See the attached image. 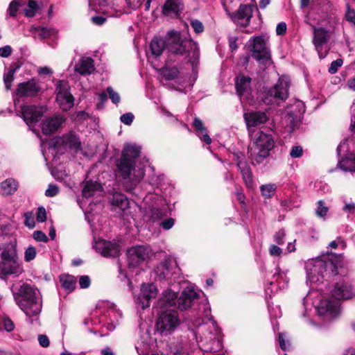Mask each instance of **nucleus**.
Returning <instances> with one entry per match:
<instances>
[{"instance_id": "nucleus-32", "label": "nucleus", "mask_w": 355, "mask_h": 355, "mask_svg": "<svg viewBox=\"0 0 355 355\" xmlns=\"http://www.w3.org/2000/svg\"><path fill=\"white\" fill-rule=\"evenodd\" d=\"M251 78L243 75H239L236 77L235 85L236 92L239 96L243 95L250 88Z\"/></svg>"}, {"instance_id": "nucleus-35", "label": "nucleus", "mask_w": 355, "mask_h": 355, "mask_svg": "<svg viewBox=\"0 0 355 355\" xmlns=\"http://www.w3.org/2000/svg\"><path fill=\"white\" fill-rule=\"evenodd\" d=\"M339 167L344 171L355 172V155L349 154L338 162Z\"/></svg>"}, {"instance_id": "nucleus-18", "label": "nucleus", "mask_w": 355, "mask_h": 355, "mask_svg": "<svg viewBox=\"0 0 355 355\" xmlns=\"http://www.w3.org/2000/svg\"><path fill=\"white\" fill-rule=\"evenodd\" d=\"M46 110V108L44 106L24 105L21 107L23 119L28 125L37 122Z\"/></svg>"}, {"instance_id": "nucleus-25", "label": "nucleus", "mask_w": 355, "mask_h": 355, "mask_svg": "<svg viewBox=\"0 0 355 355\" xmlns=\"http://www.w3.org/2000/svg\"><path fill=\"white\" fill-rule=\"evenodd\" d=\"M244 117L248 127L258 126L268 120V116L264 112H252L245 114Z\"/></svg>"}, {"instance_id": "nucleus-53", "label": "nucleus", "mask_w": 355, "mask_h": 355, "mask_svg": "<svg viewBox=\"0 0 355 355\" xmlns=\"http://www.w3.org/2000/svg\"><path fill=\"white\" fill-rule=\"evenodd\" d=\"M303 150L300 146H293L290 152V155L293 158H298L302 155Z\"/></svg>"}, {"instance_id": "nucleus-14", "label": "nucleus", "mask_w": 355, "mask_h": 355, "mask_svg": "<svg viewBox=\"0 0 355 355\" xmlns=\"http://www.w3.org/2000/svg\"><path fill=\"white\" fill-rule=\"evenodd\" d=\"M179 272L180 268L173 260L163 261L155 269V272L159 280L175 279Z\"/></svg>"}, {"instance_id": "nucleus-37", "label": "nucleus", "mask_w": 355, "mask_h": 355, "mask_svg": "<svg viewBox=\"0 0 355 355\" xmlns=\"http://www.w3.org/2000/svg\"><path fill=\"white\" fill-rule=\"evenodd\" d=\"M60 282L62 286L69 291H72L76 287V279L72 275H62L60 278Z\"/></svg>"}, {"instance_id": "nucleus-29", "label": "nucleus", "mask_w": 355, "mask_h": 355, "mask_svg": "<svg viewBox=\"0 0 355 355\" xmlns=\"http://www.w3.org/2000/svg\"><path fill=\"white\" fill-rule=\"evenodd\" d=\"M16 247L17 242L15 240L4 245L1 253V261L18 259Z\"/></svg>"}, {"instance_id": "nucleus-42", "label": "nucleus", "mask_w": 355, "mask_h": 355, "mask_svg": "<svg viewBox=\"0 0 355 355\" xmlns=\"http://www.w3.org/2000/svg\"><path fill=\"white\" fill-rule=\"evenodd\" d=\"M34 31L39 33V36L41 39H46L49 37L53 33V30L46 27H33Z\"/></svg>"}, {"instance_id": "nucleus-36", "label": "nucleus", "mask_w": 355, "mask_h": 355, "mask_svg": "<svg viewBox=\"0 0 355 355\" xmlns=\"http://www.w3.org/2000/svg\"><path fill=\"white\" fill-rule=\"evenodd\" d=\"M101 184L97 182H87L83 189V196L85 198H89L93 195L94 191L101 190Z\"/></svg>"}, {"instance_id": "nucleus-58", "label": "nucleus", "mask_w": 355, "mask_h": 355, "mask_svg": "<svg viewBox=\"0 0 355 355\" xmlns=\"http://www.w3.org/2000/svg\"><path fill=\"white\" fill-rule=\"evenodd\" d=\"M144 0H125L128 6L132 10L139 8Z\"/></svg>"}, {"instance_id": "nucleus-23", "label": "nucleus", "mask_w": 355, "mask_h": 355, "mask_svg": "<svg viewBox=\"0 0 355 355\" xmlns=\"http://www.w3.org/2000/svg\"><path fill=\"white\" fill-rule=\"evenodd\" d=\"M197 293L191 288H186L181 295L177 300V306L180 310H186L190 308L193 301L198 298Z\"/></svg>"}, {"instance_id": "nucleus-47", "label": "nucleus", "mask_w": 355, "mask_h": 355, "mask_svg": "<svg viewBox=\"0 0 355 355\" xmlns=\"http://www.w3.org/2000/svg\"><path fill=\"white\" fill-rule=\"evenodd\" d=\"M107 92L113 103L118 104L120 102L121 98L119 94L116 92L114 91L112 87H107Z\"/></svg>"}, {"instance_id": "nucleus-13", "label": "nucleus", "mask_w": 355, "mask_h": 355, "mask_svg": "<svg viewBox=\"0 0 355 355\" xmlns=\"http://www.w3.org/2000/svg\"><path fill=\"white\" fill-rule=\"evenodd\" d=\"M233 159L236 162V166L241 173L245 187L248 189H253L254 180L252 170L246 162L244 155L241 152L234 153Z\"/></svg>"}, {"instance_id": "nucleus-7", "label": "nucleus", "mask_w": 355, "mask_h": 355, "mask_svg": "<svg viewBox=\"0 0 355 355\" xmlns=\"http://www.w3.org/2000/svg\"><path fill=\"white\" fill-rule=\"evenodd\" d=\"M338 266L341 267L340 263H335L332 260H324L318 258L310 259L305 264L308 275L313 277L319 276L322 278L339 274Z\"/></svg>"}, {"instance_id": "nucleus-11", "label": "nucleus", "mask_w": 355, "mask_h": 355, "mask_svg": "<svg viewBox=\"0 0 355 355\" xmlns=\"http://www.w3.org/2000/svg\"><path fill=\"white\" fill-rule=\"evenodd\" d=\"M56 101L63 111H68L73 106V97L69 92L67 81L59 80L56 85Z\"/></svg>"}, {"instance_id": "nucleus-16", "label": "nucleus", "mask_w": 355, "mask_h": 355, "mask_svg": "<svg viewBox=\"0 0 355 355\" xmlns=\"http://www.w3.org/2000/svg\"><path fill=\"white\" fill-rule=\"evenodd\" d=\"M42 87L36 79L18 84L16 94L19 97H35L42 92Z\"/></svg>"}, {"instance_id": "nucleus-27", "label": "nucleus", "mask_w": 355, "mask_h": 355, "mask_svg": "<svg viewBox=\"0 0 355 355\" xmlns=\"http://www.w3.org/2000/svg\"><path fill=\"white\" fill-rule=\"evenodd\" d=\"M177 294L171 290L166 291L162 297L159 301L161 310L172 309V307L176 306Z\"/></svg>"}, {"instance_id": "nucleus-61", "label": "nucleus", "mask_w": 355, "mask_h": 355, "mask_svg": "<svg viewBox=\"0 0 355 355\" xmlns=\"http://www.w3.org/2000/svg\"><path fill=\"white\" fill-rule=\"evenodd\" d=\"M191 24L195 32L199 33L203 31L204 27L200 21L197 19L193 20Z\"/></svg>"}, {"instance_id": "nucleus-51", "label": "nucleus", "mask_w": 355, "mask_h": 355, "mask_svg": "<svg viewBox=\"0 0 355 355\" xmlns=\"http://www.w3.org/2000/svg\"><path fill=\"white\" fill-rule=\"evenodd\" d=\"M285 337L286 335L283 333L279 334V344L281 349L284 351L288 350L290 347V343L288 341L286 343Z\"/></svg>"}, {"instance_id": "nucleus-34", "label": "nucleus", "mask_w": 355, "mask_h": 355, "mask_svg": "<svg viewBox=\"0 0 355 355\" xmlns=\"http://www.w3.org/2000/svg\"><path fill=\"white\" fill-rule=\"evenodd\" d=\"M63 144L73 149L75 152H78L80 148V141L76 135L69 133L62 138Z\"/></svg>"}, {"instance_id": "nucleus-44", "label": "nucleus", "mask_w": 355, "mask_h": 355, "mask_svg": "<svg viewBox=\"0 0 355 355\" xmlns=\"http://www.w3.org/2000/svg\"><path fill=\"white\" fill-rule=\"evenodd\" d=\"M328 207L325 206L324 201L319 200L317 202L315 214L318 217H324L328 212Z\"/></svg>"}, {"instance_id": "nucleus-20", "label": "nucleus", "mask_w": 355, "mask_h": 355, "mask_svg": "<svg viewBox=\"0 0 355 355\" xmlns=\"http://www.w3.org/2000/svg\"><path fill=\"white\" fill-rule=\"evenodd\" d=\"M0 271L4 275L19 276L24 268L18 259L1 261L0 263Z\"/></svg>"}, {"instance_id": "nucleus-21", "label": "nucleus", "mask_w": 355, "mask_h": 355, "mask_svg": "<svg viewBox=\"0 0 355 355\" xmlns=\"http://www.w3.org/2000/svg\"><path fill=\"white\" fill-rule=\"evenodd\" d=\"M157 290L153 284H143L141 288V293L137 297L139 305L143 309L150 306V300L157 295Z\"/></svg>"}, {"instance_id": "nucleus-40", "label": "nucleus", "mask_w": 355, "mask_h": 355, "mask_svg": "<svg viewBox=\"0 0 355 355\" xmlns=\"http://www.w3.org/2000/svg\"><path fill=\"white\" fill-rule=\"evenodd\" d=\"M180 71L177 67L165 68L162 69V74L166 80H172L177 78Z\"/></svg>"}, {"instance_id": "nucleus-38", "label": "nucleus", "mask_w": 355, "mask_h": 355, "mask_svg": "<svg viewBox=\"0 0 355 355\" xmlns=\"http://www.w3.org/2000/svg\"><path fill=\"white\" fill-rule=\"evenodd\" d=\"M277 189V185L275 184H267L260 187V191L261 195L266 198H270L275 195Z\"/></svg>"}, {"instance_id": "nucleus-1", "label": "nucleus", "mask_w": 355, "mask_h": 355, "mask_svg": "<svg viewBox=\"0 0 355 355\" xmlns=\"http://www.w3.org/2000/svg\"><path fill=\"white\" fill-rule=\"evenodd\" d=\"M168 35L167 49L169 55L167 64L175 61L173 58L174 56H184L193 68L197 65L200 58V51L197 44L191 39L182 38L180 34L177 31H170Z\"/></svg>"}, {"instance_id": "nucleus-54", "label": "nucleus", "mask_w": 355, "mask_h": 355, "mask_svg": "<svg viewBox=\"0 0 355 355\" xmlns=\"http://www.w3.org/2000/svg\"><path fill=\"white\" fill-rule=\"evenodd\" d=\"M133 119H134V115L130 112L125 113V114L121 115V118H120L121 121L123 123L128 125H130L132 123Z\"/></svg>"}, {"instance_id": "nucleus-31", "label": "nucleus", "mask_w": 355, "mask_h": 355, "mask_svg": "<svg viewBox=\"0 0 355 355\" xmlns=\"http://www.w3.org/2000/svg\"><path fill=\"white\" fill-rule=\"evenodd\" d=\"M193 125L200 139L203 140L207 144H210L211 143V139L209 136L207 128L205 126L203 122L200 119L195 118Z\"/></svg>"}, {"instance_id": "nucleus-10", "label": "nucleus", "mask_w": 355, "mask_h": 355, "mask_svg": "<svg viewBox=\"0 0 355 355\" xmlns=\"http://www.w3.org/2000/svg\"><path fill=\"white\" fill-rule=\"evenodd\" d=\"M254 144L256 148L255 155L253 157V159L257 163H260L264 158L268 156L270 150L274 146V139L271 135L260 131L255 136Z\"/></svg>"}, {"instance_id": "nucleus-26", "label": "nucleus", "mask_w": 355, "mask_h": 355, "mask_svg": "<svg viewBox=\"0 0 355 355\" xmlns=\"http://www.w3.org/2000/svg\"><path fill=\"white\" fill-rule=\"evenodd\" d=\"M74 69L80 75H89L95 69L94 60L89 57H83L76 64Z\"/></svg>"}, {"instance_id": "nucleus-33", "label": "nucleus", "mask_w": 355, "mask_h": 355, "mask_svg": "<svg viewBox=\"0 0 355 355\" xmlns=\"http://www.w3.org/2000/svg\"><path fill=\"white\" fill-rule=\"evenodd\" d=\"M167 44L162 38L154 37L150 44L151 53L155 58L159 57L163 53Z\"/></svg>"}, {"instance_id": "nucleus-24", "label": "nucleus", "mask_w": 355, "mask_h": 355, "mask_svg": "<svg viewBox=\"0 0 355 355\" xmlns=\"http://www.w3.org/2000/svg\"><path fill=\"white\" fill-rule=\"evenodd\" d=\"M183 10L181 0H166L162 8V12L166 16L178 17Z\"/></svg>"}, {"instance_id": "nucleus-52", "label": "nucleus", "mask_w": 355, "mask_h": 355, "mask_svg": "<svg viewBox=\"0 0 355 355\" xmlns=\"http://www.w3.org/2000/svg\"><path fill=\"white\" fill-rule=\"evenodd\" d=\"M286 236L285 231L284 230H280L277 232L274 236L275 241L279 244L282 245L284 243V237Z\"/></svg>"}, {"instance_id": "nucleus-48", "label": "nucleus", "mask_w": 355, "mask_h": 355, "mask_svg": "<svg viewBox=\"0 0 355 355\" xmlns=\"http://www.w3.org/2000/svg\"><path fill=\"white\" fill-rule=\"evenodd\" d=\"M20 6V0H12L9 6L10 15L12 17H16L18 8Z\"/></svg>"}, {"instance_id": "nucleus-64", "label": "nucleus", "mask_w": 355, "mask_h": 355, "mask_svg": "<svg viewBox=\"0 0 355 355\" xmlns=\"http://www.w3.org/2000/svg\"><path fill=\"white\" fill-rule=\"evenodd\" d=\"M38 341L40 345L43 347H47L49 346V339L46 335H40L38 336Z\"/></svg>"}, {"instance_id": "nucleus-8", "label": "nucleus", "mask_w": 355, "mask_h": 355, "mask_svg": "<svg viewBox=\"0 0 355 355\" xmlns=\"http://www.w3.org/2000/svg\"><path fill=\"white\" fill-rule=\"evenodd\" d=\"M289 83L279 78L277 84L265 91L263 101L267 105L277 104L285 101L288 96Z\"/></svg>"}, {"instance_id": "nucleus-50", "label": "nucleus", "mask_w": 355, "mask_h": 355, "mask_svg": "<svg viewBox=\"0 0 355 355\" xmlns=\"http://www.w3.org/2000/svg\"><path fill=\"white\" fill-rule=\"evenodd\" d=\"M59 193V187L55 184H49L45 191V195L48 197H53Z\"/></svg>"}, {"instance_id": "nucleus-60", "label": "nucleus", "mask_w": 355, "mask_h": 355, "mask_svg": "<svg viewBox=\"0 0 355 355\" xmlns=\"http://www.w3.org/2000/svg\"><path fill=\"white\" fill-rule=\"evenodd\" d=\"M175 220L172 218H167L160 223V226L165 230H170L174 225Z\"/></svg>"}, {"instance_id": "nucleus-57", "label": "nucleus", "mask_w": 355, "mask_h": 355, "mask_svg": "<svg viewBox=\"0 0 355 355\" xmlns=\"http://www.w3.org/2000/svg\"><path fill=\"white\" fill-rule=\"evenodd\" d=\"M33 236L34 239L37 241L47 242L49 240L46 235L42 231L34 232Z\"/></svg>"}, {"instance_id": "nucleus-46", "label": "nucleus", "mask_w": 355, "mask_h": 355, "mask_svg": "<svg viewBox=\"0 0 355 355\" xmlns=\"http://www.w3.org/2000/svg\"><path fill=\"white\" fill-rule=\"evenodd\" d=\"M343 61L340 58L333 61L329 67L328 71L331 74H335L338 71V69L343 65Z\"/></svg>"}, {"instance_id": "nucleus-45", "label": "nucleus", "mask_w": 355, "mask_h": 355, "mask_svg": "<svg viewBox=\"0 0 355 355\" xmlns=\"http://www.w3.org/2000/svg\"><path fill=\"white\" fill-rule=\"evenodd\" d=\"M37 254V251L35 247L29 246L28 247L24 252V260L26 262H30L33 260Z\"/></svg>"}, {"instance_id": "nucleus-63", "label": "nucleus", "mask_w": 355, "mask_h": 355, "mask_svg": "<svg viewBox=\"0 0 355 355\" xmlns=\"http://www.w3.org/2000/svg\"><path fill=\"white\" fill-rule=\"evenodd\" d=\"M346 19L353 24H355V10L348 7L347 11L345 14Z\"/></svg>"}, {"instance_id": "nucleus-39", "label": "nucleus", "mask_w": 355, "mask_h": 355, "mask_svg": "<svg viewBox=\"0 0 355 355\" xmlns=\"http://www.w3.org/2000/svg\"><path fill=\"white\" fill-rule=\"evenodd\" d=\"M39 8L40 6L37 1L30 0L28 3V8L24 10V15L28 17H33Z\"/></svg>"}, {"instance_id": "nucleus-28", "label": "nucleus", "mask_w": 355, "mask_h": 355, "mask_svg": "<svg viewBox=\"0 0 355 355\" xmlns=\"http://www.w3.org/2000/svg\"><path fill=\"white\" fill-rule=\"evenodd\" d=\"M110 203L114 209L118 208L122 211L128 209L130 206L128 198L121 193H114L110 198Z\"/></svg>"}, {"instance_id": "nucleus-2", "label": "nucleus", "mask_w": 355, "mask_h": 355, "mask_svg": "<svg viewBox=\"0 0 355 355\" xmlns=\"http://www.w3.org/2000/svg\"><path fill=\"white\" fill-rule=\"evenodd\" d=\"M140 148L135 145L127 144L124 146L121 158L116 166L121 176L124 180H129L132 186L137 185L144 177L142 168H135V159L140 154Z\"/></svg>"}, {"instance_id": "nucleus-59", "label": "nucleus", "mask_w": 355, "mask_h": 355, "mask_svg": "<svg viewBox=\"0 0 355 355\" xmlns=\"http://www.w3.org/2000/svg\"><path fill=\"white\" fill-rule=\"evenodd\" d=\"M3 324L7 331H12L15 328L13 322L8 318H3Z\"/></svg>"}, {"instance_id": "nucleus-43", "label": "nucleus", "mask_w": 355, "mask_h": 355, "mask_svg": "<svg viewBox=\"0 0 355 355\" xmlns=\"http://www.w3.org/2000/svg\"><path fill=\"white\" fill-rule=\"evenodd\" d=\"M15 71H16L15 69H10L3 76V82H4L5 87L7 90H8L11 88L12 82L14 80V74L15 73Z\"/></svg>"}, {"instance_id": "nucleus-49", "label": "nucleus", "mask_w": 355, "mask_h": 355, "mask_svg": "<svg viewBox=\"0 0 355 355\" xmlns=\"http://www.w3.org/2000/svg\"><path fill=\"white\" fill-rule=\"evenodd\" d=\"M166 216V212L160 208H153L151 209V218L154 220L162 219Z\"/></svg>"}, {"instance_id": "nucleus-4", "label": "nucleus", "mask_w": 355, "mask_h": 355, "mask_svg": "<svg viewBox=\"0 0 355 355\" xmlns=\"http://www.w3.org/2000/svg\"><path fill=\"white\" fill-rule=\"evenodd\" d=\"M334 298L322 299L318 306V312L323 315L330 314L336 315L338 312L339 304L337 300H348L355 296V288L348 282L337 283L331 291Z\"/></svg>"}, {"instance_id": "nucleus-17", "label": "nucleus", "mask_w": 355, "mask_h": 355, "mask_svg": "<svg viewBox=\"0 0 355 355\" xmlns=\"http://www.w3.org/2000/svg\"><path fill=\"white\" fill-rule=\"evenodd\" d=\"M313 34V44L318 53L319 57L322 59L327 55L326 52L322 53L323 46L328 42L330 38V33L324 28L314 26Z\"/></svg>"}, {"instance_id": "nucleus-9", "label": "nucleus", "mask_w": 355, "mask_h": 355, "mask_svg": "<svg viewBox=\"0 0 355 355\" xmlns=\"http://www.w3.org/2000/svg\"><path fill=\"white\" fill-rule=\"evenodd\" d=\"M252 56L259 64L268 65L271 62L270 51L267 46L264 36L260 35L252 37L249 40Z\"/></svg>"}, {"instance_id": "nucleus-22", "label": "nucleus", "mask_w": 355, "mask_h": 355, "mask_svg": "<svg viewBox=\"0 0 355 355\" xmlns=\"http://www.w3.org/2000/svg\"><path fill=\"white\" fill-rule=\"evenodd\" d=\"M65 121L60 114L46 118L42 124V130L44 135H49L56 131Z\"/></svg>"}, {"instance_id": "nucleus-55", "label": "nucleus", "mask_w": 355, "mask_h": 355, "mask_svg": "<svg viewBox=\"0 0 355 355\" xmlns=\"http://www.w3.org/2000/svg\"><path fill=\"white\" fill-rule=\"evenodd\" d=\"M91 280L89 276L83 275L80 277L79 285L81 288H87L89 286Z\"/></svg>"}, {"instance_id": "nucleus-5", "label": "nucleus", "mask_w": 355, "mask_h": 355, "mask_svg": "<svg viewBox=\"0 0 355 355\" xmlns=\"http://www.w3.org/2000/svg\"><path fill=\"white\" fill-rule=\"evenodd\" d=\"M200 338L198 340L200 347L204 352H217L222 347L218 336V329L214 322L211 325L205 324L200 327Z\"/></svg>"}, {"instance_id": "nucleus-19", "label": "nucleus", "mask_w": 355, "mask_h": 355, "mask_svg": "<svg viewBox=\"0 0 355 355\" xmlns=\"http://www.w3.org/2000/svg\"><path fill=\"white\" fill-rule=\"evenodd\" d=\"M94 248L96 252L104 257H117L120 252V247L116 243L100 239L96 241Z\"/></svg>"}, {"instance_id": "nucleus-62", "label": "nucleus", "mask_w": 355, "mask_h": 355, "mask_svg": "<svg viewBox=\"0 0 355 355\" xmlns=\"http://www.w3.org/2000/svg\"><path fill=\"white\" fill-rule=\"evenodd\" d=\"M12 53V48L10 46H5L0 48V56L2 58H7Z\"/></svg>"}, {"instance_id": "nucleus-15", "label": "nucleus", "mask_w": 355, "mask_h": 355, "mask_svg": "<svg viewBox=\"0 0 355 355\" xmlns=\"http://www.w3.org/2000/svg\"><path fill=\"white\" fill-rule=\"evenodd\" d=\"M150 249L146 245L132 247L128 251V263L132 267H136L149 258Z\"/></svg>"}, {"instance_id": "nucleus-56", "label": "nucleus", "mask_w": 355, "mask_h": 355, "mask_svg": "<svg viewBox=\"0 0 355 355\" xmlns=\"http://www.w3.org/2000/svg\"><path fill=\"white\" fill-rule=\"evenodd\" d=\"M36 219L38 222H44L46 219V210L43 207H40L37 209Z\"/></svg>"}, {"instance_id": "nucleus-30", "label": "nucleus", "mask_w": 355, "mask_h": 355, "mask_svg": "<svg viewBox=\"0 0 355 355\" xmlns=\"http://www.w3.org/2000/svg\"><path fill=\"white\" fill-rule=\"evenodd\" d=\"M19 184L13 178H8L0 183V193L3 196L13 194L18 189Z\"/></svg>"}, {"instance_id": "nucleus-3", "label": "nucleus", "mask_w": 355, "mask_h": 355, "mask_svg": "<svg viewBox=\"0 0 355 355\" xmlns=\"http://www.w3.org/2000/svg\"><path fill=\"white\" fill-rule=\"evenodd\" d=\"M12 295L15 302L26 315L35 316L41 312L42 297L36 288L24 284L17 290H12Z\"/></svg>"}, {"instance_id": "nucleus-12", "label": "nucleus", "mask_w": 355, "mask_h": 355, "mask_svg": "<svg viewBox=\"0 0 355 355\" xmlns=\"http://www.w3.org/2000/svg\"><path fill=\"white\" fill-rule=\"evenodd\" d=\"M253 7L254 6L250 4L240 3L238 10L229 14V17L236 24L247 27L250 25L253 16Z\"/></svg>"}, {"instance_id": "nucleus-41", "label": "nucleus", "mask_w": 355, "mask_h": 355, "mask_svg": "<svg viewBox=\"0 0 355 355\" xmlns=\"http://www.w3.org/2000/svg\"><path fill=\"white\" fill-rule=\"evenodd\" d=\"M241 0H223V5L224 9L229 16V14L232 13L234 10L238 6Z\"/></svg>"}, {"instance_id": "nucleus-6", "label": "nucleus", "mask_w": 355, "mask_h": 355, "mask_svg": "<svg viewBox=\"0 0 355 355\" xmlns=\"http://www.w3.org/2000/svg\"><path fill=\"white\" fill-rule=\"evenodd\" d=\"M180 324L179 315L175 309L160 310L156 320V331L162 336L173 334Z\"/></svg>"}]
</instances>
